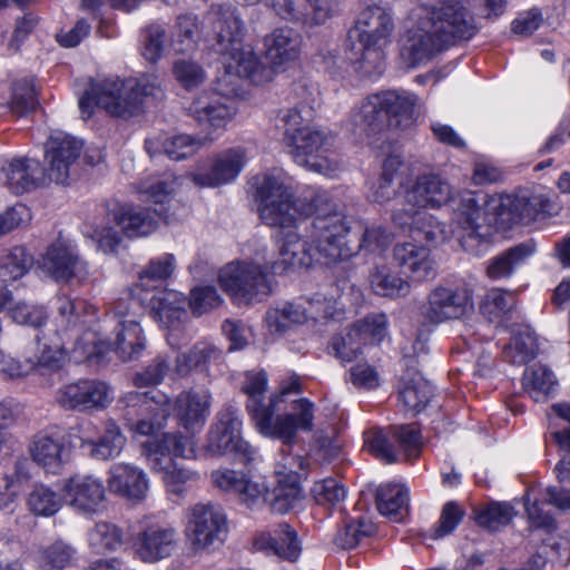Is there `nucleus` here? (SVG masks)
<instances>
[{"label": "nucleus", "mask_w": 570, "mask_h": 570, "mask_svg": "<svg viewBox=\"0 0 570 570\" xmlns=\"http://www.w3.org/2000/svg\"><path fill=\"white\" fill-rule=\"evenodd\" d=\"M400 55L406 67L432 59L450 46L471 39L478 31L471 10L487 18L501 16L505 0H414Z\"/></svg>", "instance_id": "obj_1"}, {"label": "nucleus", "mask_w": 570, "mask_h": 570, "mask_svg": "<svg viewBox=\"0 0 570 570\" xmlns=\"http://www.w3.org/2000/svg\"><path fill=\"white\" fill-rule=\"evenodd\" d=\"M351 227L347 217L336 206L328 214L320 215L314 224L312 239L320 252L331 262L346 261L361 249L370 253L385 250L393 240V234L380 224L366 226L354 240L350 239Z\"/></svg>", "instance_id": "obj_2"}, {"label": "nucleus", "mask_w": 570, "mask_h": 570, "mask_svg": "<svg viewBox=\"0 0 570 570\" xmlns=\"http://www.w3.org/2000/svg\"><path fill=\"white\" fill-rule=\"evenodd\" d=\"M261 219L268 226L288 228L296 226L301 217L328 214L334 205L324 194H309L295 198L279 176L266 174L256 183Z\"/></svg>", "instance_id": "obj_3"}, {"label": "nucleus", "mask_w": 570, "mask_h": 570, "mask_svg": "<svg viewBox=\"0 0 570 570\" xmlns=\"http://www.w3.org/2000/svg\"><path fill=\"white\" fill-rule=\"evenodd\" d=\"M184 534L188 549L195 556L220 549L229 534L225 509L214 501L190 505L186 511Z\"/></svg>", "instance_id": "obj_4"}, {"label": "nucleus", "mask_w": 570, "mask_h": 570, "mask_svg": "<svg viewBox=\"0 0 570 570\" xmlns=\"http://www.w3.org/2000/svg\"><path fill=\"white\" fill-rule=\"evenodd\" d=\"M277 263L261 265L254 262H232L219 273V284L224 292L238 303H252L269 296L275 287L272 271Z\"/></svg>", "instance_id": "obj_5"}, {"label": "nucleus", "mask_w": 570, "mask_h": 570, "mask_svg": "<svg viewBox=\"0 0 570 570\" xmlns=\"http://www.w3.org/2000/svg\"><path fill=\"white\" fill-rule=\"evenodd\" d=\"M158 90V86L142 82L128 89L119 79H106L86 91L79 100V108L87 117L91 115L92 104L114 116H132L139 110L142 96L155 95Z\"/></svg>", "instance_id": "obj_6"}, {"label": "nucleus", "mask_w": 570, "mask_h": 570, "mask_svg": "<svg viewBox=\"0 0 570 570\" xmlns=\"http://www.w3.org/2000/svg\"><path fill=\"white\" fill-rule=\"evenodd\" d=\"M126 424L136 434L149 436L161 430L170 414L168 395L158 390L128 392L120 400Z\"/></svg>", "instance_id": "obj_7"}, {"label": "nucleus", "mask_w": 570, "mask_h": 570, "mask_svg": "<svg viewBox=\"0 0 570 570\" xmlns=\"http://www.w3.org/2000/svg\"><path fill=\"white\" fill-rule=\"evenodd\" d=\"M480 194L464 190L455 200V229L462 248L471 254H479L480 246L489 243L493 234L492 224L479 204Z\"/></svg>", "instance_id": "obj_8"}, {"label": "nucleus", "mask_w": 570, "mask_h": 570, "mask_svg": "<svg viewBox=\"0 0 570 570\" xmlns=\"http://www.w3.org/2000/svg\"><path fill=\"white\" fill-rule=\"evenodd\" d=\"M116 230L109 224L94 230L92 238L105 253H112L120 244V233L129 238L147 236L157 228V219L148 209L132 206H118L111 213Z\"/></svg>", "instance_id": "obj_9"}, {"label": "nucleus", "mask_w": 570, "mask_h": 570, "mask_svg": "<svg viewBox=\"0 0 570 570\" xmlns=\"http://www.w3.org/2000/svg\"><path fill=\"white\" fill-rule=\"evenodd\" d=\"M331 138L316 128L285 140L291 148L294 161L311 170L323 175H334L340 169L336 155L330 150Z\"/></svg>", "instance_id": "obj_10"}, {"label": "nucleus", "mask_w": 570, "mask_h": 570, "mask_svg": "<svg viewBox=\"0 0 570 570\" xmlns=\"http://www.w3.org/2000/svg\"><path fill=\"white\" fill-rule=\"evenodd\" d=\"M141 304L135 298H120L115 303L117 320L112 345L125 362L137 360L146 347V337L138 321Z\"/></svg>", "instance_id": "obj_11"}, {"label": "nucleus", "mask_w": 570, "mask_h": 570, "mask_svg": "<svg viewBox=\"0 0 570 570\" xmlns=\"http://www.w3.org/2000/svg\"><path fill=\"white\" fill-rule=\"evenodd\" d=\"M114 400L111 387L99 380H78L59 387L56 402L69 411L105 410Z\"/></svg>", "instance_id": "obj_12"}, {"label": "nucleus", "mask_w": 570, "mask_h": 570, "mask_svg": "<svg viewBox=\"0 0 570 570\" xmlns=\"http://www.w3.org/2000/svg\"><path fill=\"white\" fill-rule=\"evenodd\" d=\"M81 149L82 144L77 138L62 131L51 134L46 142L47 167L42 169L46 173L47 183L67 185Z\"/></svg>", "instance_id": "obj_13"}, {"label": "nucleus", "mask_w": 570, "mask_h": 570, "mask_svg": "<svg viewBox=\"0 0 570 570\" xmlns=\"http://www.w3.org/2000/svg\"><path fill=\"white\" fill-rule=\"evenodd\" d=\"M67 504L83 515L101 512L107 500L102 481L90 474H75L63 481Z\"/></svg>", "instance_id": "obj_14"}, {"label": "nucleus", "mask_w": 570, "mask_h": 570, "mask_svg": "<svg viewBox=\"0 0 570 570\" xmlns=\"http://www.w3.org/2000/svg\"><path fill=\"white\" fill-rule=\"evenodd\" d=\"M314 428V404L307 399H298L292 402L291 413L268 415L259 432L269 438L282 440L286 444L294 442L298 430L311 432Z\"/></svg>", "instance_id": "obj_15"}, {"label": "nucleus", "mask_w": 570, "mask_h": 570, "mask_svg": "<svg viewBox=\"0 0 570 570\" xmlns=\"http://www.w3.org/2000/svg\"><path fill=\"white\" fill-rule=\"evenodd\" d=\"M472 307L468 289L438 286L428 296L423 316L432 324H440L463 317Z\"/></svg>", "instance_id": "obj_16"}, {"label": "nucleus", "mask_w": 570, "mask_h": 570, "mask_svg": "<svg viewBox=\"0 0 570 570\" xmlns=\"http://www.w3.org/2000/svg\"><path fill=\"white\" fill-rule=\"evenodd\" d=\"M178 546V532L174 527L151 524L138 532L134 550L142 562L156 563L170 558Z\"/></svg>", "instance_id": "obj_17"}, {"label": "nucleus", "mask_w": 570, "mask_h": 570, "mask_svg": "<svg viewBox=\"0 0 570 570\" xmlns=\"http://www.w3.org/2000/svg\"><path fill=\"white\" fill-rule=\"evenodd\" d=\"M198 126L217 130L224 128L235 116L234 101L216 92H203L187 108Z\"/></svg>", "instance_id": "obj_18"}, {"label": "nucleus", "mask_w": 570, "mask_h": 570, "mask_svg": "<svg viewBox=\"0 0 570 570\" xmlns=\"http://www.w3.org/2000/svg\"><path fill=\"white\" fill-rule=\"evenodd\" d=\"M316 218H313L308 227L305 228L304 239L294 230L285 234L279 247L281 263L284 268L287 267H308L314 259H323L324 264H333L323 255L311 237Z\"/></svg>", "instance_id": "obj_19"}, {"label": "nucleus", "mask_w": 570, "mask_h": 570, "mask_svg": "<svg viewBox=\"0 0 570 570\" xmlns=\"http://www.w3.org/2000/svg\"><path fill=\"white\" fill-rule=\"evenodd\" d=\"M393 30L394 22L389 9L374 4L361 11L355 27L348 31L347 40L386 45Z\"/></svg>", "instance_id": "obj_20"}, {"label": "nucleus", "mask_w": 570, "mask_h": 570, "mask_svg": "<svg viewBox=\"0 0 570 570\" xmlns=\"http://www.w3.org/2000/svg\"><path fill=\"white\" fill-rule=\"evenodd\" d=\"M246 163L247 154L244 148H228L216 155L209 170L194 174L193 180L200 187L229 184L237 178Z\"/></svg>", "instance_id": "obj_21"}, {"label": "nucleus", "mask_w": 570, "mask_h": 570, "mask_svg": "<svg viewBox=\"0 0 570 570\" xmlns=\"http://www.w3.org/2000/svg\"><path fill=\"white\" fill-rule=\"evenodd\" d=\"M0 180L17 195L47 184L46 173L39 163L26 157L7 160L0 169Z\"/></svg>", "instance_id": "obj_22"}, {"label": "nucleus", "mask_w": 570, "mask_h": 570, "mask_svg": "<svg viewBox=\"0 0 570 570\" xmlns=\"http://www.w3.org/2000/svg\"><path fill=\"white\" fill-rule=\"evenodd\" d=\"M109 490L132 502H141L149 490L145 471L128 463H116L110 466L107 479Z\"/></svg>", "instance_id": "obj_23"}, {"label": "nucleus", "mask_w": 570, "mask_h": 570, "mask_svg": "<svg viewBox=\"0 0 570 570\" xmlns=\"http://www.w3.org/2000/svg\"><path fill=\"white\" fill-rule=\"evenodd\" d=\"M268 377L264 371L247 372L242 384V392L247 395L246 409L259 430L268 415H274L281 396L272 395L265 403Z\"/></svg>", "instance_id": "obj_24"}, {"label": "nucleus", "mask_w": 570, "mask_h": 570, "mask_svg": "<svg viewBox=\"0 0 570 570\" xmlns=\"http://www.w3.org/2000/svg\"><path fill=\"white\" fill-rule=\"evenodd\" d=\"M271 6L283 19L304 24H322L334 11L331 0H272Z\"/></svg>", "instance_id": "obj_25"}, {"label": "nucleus", "mask_w": 570, "mask_h": 570, "mask_svg": "<svg viewBox=\"0 0 570 570\" xmlns=\"http://www.w3.org/2000/svg\"><path fill=\"white\" fill-rule=\"evenodd\" d=\"M43 267L58 282L81 284L88 276L87 264L61 244L49 247Z\"/></svg>", "instance_id": "obj_26"}, {"label": "nucleus", "mask_w": 570, "mask_h": 570, "mask_svg": "<svg viewBox=\"0 0 570 570\" xmlns=\"http://www.w3.org/2000/svg\"><path fill=\"white\" fill-rule=\"evenodd\" d=\"M510 210L520 223L529 224L559 215L562 205L557 196L521 191L511 200Z\"/></svg>", "instance_id": "obj_27"}, {"label": "nucleus", "mask_w": 570, "mask_h": 570, "mask_svg": "<svg viewBox=\"0 0 570 570\" xmlns=\"http://www.w3.org/2000/svg\"><path fill=\"white\" fill-rule=\"evenodd\" d=\"M452 197V188L448 181L434 174L417 176L414 185L405 195L406 205L425 208H438L445 205Z\"/></svg>", "instance_id": "obj_28"}, {"label": "nucleus", "mask_w": 570, "mask_h": 570, "mask_svg": "<svg viewBox=\"0 0 570 570\" xmlns=\"http://www.w3.org/2000/svg\"><path fill=\"white\" fill-rule=\"evenodd\" d=\"M393 257L397 266L416 282L433 279L438 274L435 261L424 246L414 243L397 244L393 249Z\"/></svg>", "instance_id": "obj_29"}, {"label": "nucleus", "mask_w": 570, "mask_h": 570, "mask_svg": "<svg viewBox=\"0 0 570 570\" xmlns=\"http://www.w3.org/2000/svg\"><path fill=\"white\" fill-rule=\"evenodd\" d=\"M208 20L212 26L216 50L222 55H227L232 50L238 49L242 45L243 26L232 8H214L208 13Z\"/></svg>", "instance_id": "obj_30"}, {"label": "nucleus", "mask_w": 570, "mask_h": 570, "mask_svg": "<svg viewBox=\"0 0 570 570\" xmlns=\"http://www.w3.org/2000/svg\"><path fill=\"white\" fill-rule=\"evenodd\" d=\"M212 394L207 389L183 391L176 399L175 412L189 431L202 428L209 415Z\"/></svg>", "instance_id": "obj_31"}, {"label": "nucleus", "mask_w": 570, "mask_h": 570, "mask_svg": "<svg viewBox=\"0 0 570 570\" xmlns=\"http://www.w3.org/2000/svg\"><path fill=\"white\" fill-rule=\"evenodd\" d=\"M257 550L272 552L273 554L294 562L302 552V544L297 532L288 523H279L272 532H262L254 539Z\"/></svg>", "instance_id": "obj_32"}, {"label": "nucleus", "mask_w": 570, "mask_h": 570, "mask_svg": "<svg viewBox=\"0 0 570 570\" xmlns=\"http://www.w3.org/2000/svg\"><path fill=\"white\" fill-rule=\"evenodd\" d=\"M209 482L222 492L237 495L247 507H253L263 493L259 485L252 482L244 472L227 468L213 470Z\"/></svg>", "instance_id": "obj_33"}, {"label": "nucleus", "mask_w": 570, "mask_h": 570, "mask_svg": "<svg viewBox=\"0 0 570 570\" xmlns=\"http://www.w3.org/2000/svg\"><path fill=\"white\" fill-rule=\"evenodd\" d=\"M142 301H147V297H144ZM148 301L153 318L156 322L168 330L179 328L183 318L187 315L181 293L159 288Z\"/></svg>", "instance_id": "obj_34"}, {"label": "nucleus", "mask_w": 570, "mask_h": 570, "mask_svg": "<svg viewBox=\"0 0 570 570\" xmlns=\"http://www.w3.org/2000/svg\"><path fill=\"white\" fill-rule=\"evenodd\" d=\"M347 42L346 60L353 66L355 72L363 77L382 73L385 45L363 40H347Z\"/></svg>", "instance_id": "obj_35"}, {"label": "nucleus", "mask_w": 570, "mask_h": 570, "mask_svg": "<svg viewBox=\"0 0 570 570\" xmlns=\"http://www.w3.org/2000/svg\"><path fill=\"white\" fill-rule=\"evenodd\" d=\"M265 55L273 66H282L299 56V36L289 28H278L264 39Z\"/></svg>", "instance_id": "obj_36"}, {"label": "nucleus", "mask_w": 570, "mask_h": 570, "mask_svg": "<svg viewBox=\"0 0 570 570\" xmlns=\"http://www.w3.org/2000/svg\"><path fill=\"white\" fill-rule=\"evenodd\" d=\"M195 453V444L191 438L176 433H166L160 439L148 443V456L153 469H161L160 456L174 455L190 459Z\"/></svg>", "instance_id": "obj_37"}, {"label": "nucleus", "mask_w": 570, "mask_h": 570, "mask_svg": "<svg viewBox=\"0 0 570 570\" xmlns=\"http://www.w3.org/2000/svg\"><path fill=\"white\" fill-rule=\"evenodd\" d=\"M29 454L31 460L51 473H58L63 465V443L47 434H37L30 441Z\"/></svg>", "instance_id": "obj_38"}, {"label": "nucleus", "mask_w": 570, "mask_h": 570, "mask_svg": "<svg viewBox=\"0 0 570 570\" xmlns=\"http://www.w3.org/2000/svg\"><path fill=\"white\" fill-rule=\"evenodd\" d=\"M226 56H229L235 62L234 66L230 65V68H235L238 76L248 79L254 85H263L273 79V68L263 65L250 49H243L240 45L238 49L229 51Z\"/></svg>", "instance_id": "obj_39"}, {"label": "nucleus", "mask_w": 570, "mask_h": 570, "mask_svg": "<svg viewBox=\"0 0 570 570\" xmlns=\"http://www.w3.org/2000/svg\"><path fill=\"white\" fill-rule=\"evenodd\" d=\"M534 252V244L521 243L500 255L493 257L487 268V274L492 279L509 277L521 266Z\"/></svg>", "instance_id": "obj_40"}, {"label": "nucleus", "mask_w": 570, "mask_h": 570, "mask_svg": "<svg viewBox=\"0 0 570 570\" xmlns=\"http://www.w3.org/2000/svg\"><path fill=\"white\" fill-rule=\"evenodd\" d=\"M382 99L391 101L384 105L387 118V127H406L412 122L416 96L407 91L387 90L381 92Z\"/></svg>", "instance_id": "obj_41"}, {"label": "nucleus", "mask_w": 570, "mask_h": 570, "mask_svg": "<svg viewBox=\"0 0 570 570\" xmlns=\"http://www.w3.org/2000/svg\"><path fill=\"white\" fill-rule=\"evenodd\" d=\"M222 352L213 344L200 342L189 351L177 355L175 372L178 376H188L193 371H206L210 362L217 361Z\"/></svg>", "instance_id": "obj_42"}, {"label": "nucleus", "mask_w": 570, "mask_h": 570, "mask_svg": "<svg viewBox=\"0 0 570 570\" xmlns=\"http://www.w3.org/2000/svg\"><path fill=\"white\" fill-rule=\"evenodd\" d=\"M376 507L381 514L399 521L409 507L407 489L403 484L389 483L376 491Z\"/></svg>", "instance_id": "obj_43"}, {"label": "nucleus", "mask_w": 570, "mask_h": 570, "mask_svg": "<svg viewBox=\"0 0 570 570\" xmlns=\"http://www.w3.org/2000/svg\"><path fill=\"white\" fill-rule=\"evenodd\" d=\"M433 395V387L420 373H407L403 379V387L400 392V400L407 410L420 412L430 402Z\"/></svg>", "instance_id": "obj_44"}, {"label": "nucleus", "mask_w": 570, "mask_h": 570, "mask_svg": "<svg viewBox=\"0 0 570 570\" xmlns=\"http://www.w3.org/2000/svg\"><path fill=\"white\" fill-rule=\"evenodd\" d=\"M126 436L122 434L120 428L112 420L105 423V431L101 438L97 441H87L90 445V455L97 460H110L120 454L125 444Z\"/></svg>", "instance_id": "obj_45"}, {"label": "nucleus", "mask_w": 570, "mask_h": 570, "mask_svg": "<svg viewBox=\"0 0 570 570\" xmlns=\"http://www.w3.org/2000/svg\"><path fill=\"white\" fill-rule=\"evenodd\" d=\"M206 451L212 456H220L227 453H235L244 456V461H249L253 453L250 445L243 439L220 430L214 425L208 433Z\"/></svg>", "instance_id": "obj_46"}, {"label": "nucleus", "mask_w": 570, "mask_h": 570, "mask_svg": "<svg viewBox=\"0 0 570 570\" xmlns=\"http://www.w3.org/2000/svg\"><path fill=\"white\" fill-rule=\"evenodd\" d=\"M364 449L377 460L391 464L399 460L397 451L392 442V426L386 429L373 428L363 434Z\"/></svg>", "instance_id": "obj_47"}, {"label": "nucleus", "mask_w": 570, "mask_h": 570, "mask_svg": "<svg viewBox=\"0 0 570 570\" xmlns=\"http://www.w3.org/2000/svg\"><path fill=\"white\" fill-rule=\"evenodd\" d=\"M124 543V532L117 524L100 521L88 532V544L95 553L118 550Z\"/></svg>", "instance_id": "obj_48"}, {"label": "nucleus", "mask_w": 570, "mask_h": 570, "mask_svg": "<svg viewBox=\"0 0 570 570\" xmlns=\"http://www.w3.org/2000/svg\"><path fill=\"white\" fill-rule=\"evenodd\" d=\"M301 499L299 482L285 479H278L277 484L265 497L271 510L277 513H286L294 509Z\"/></svg>", "instance_id": "obj_49"}, {"label": "nucleus", "mask_w": 570, "mask_h": 570, "mask_svg": "<svg viewBox=\"0 0 570 570\" xmlns=\"http://www.w3.org/2000/svg\"><path fill=\"white\" fill-rule=\"evenodd\" d=\"M32 265V257L22 246L12 249L0 248V279L16 281L22 277Z\"/></svg>", "instance_id": "obj_50"}, {"label": "nucleus", "mask_w": 570, "mask_h": 570, "mask_svg": "<svg viewBox=\"0 0 570 570\" xmlns=\"http://www.w3.org/2000/svg\"><path fill=\"white\" fill-rule=\"evenodd\" d=\"M371 287L375 294L383 297H401L410 293V284L385 266L376 267L370 274Z\"/></svg>", "instance_id": "obj_51"}, {"label": "nucleus", "mask_w": 570, "mask_h": 570, "mask_svg": "<svg viewBox=\"0 0 570 570\" xmlns=\"http://www.w3.org/2000/svg\"><path fill=\"white\" fill-rule=\"evenodd\" d=\"M27 507L36 517H52L62 507L60 495L51 488L43 484H35L27 497Z\"/></svg>", "instance_id": "obj_52"}, {"label": "nucleus", "mask_w": 570, "mask_h": 570, "mask_svg": "<svg viewBox=\"0 0 570 570\" xmlns=\"http://www.w3.org/2000/svg\"><path fill=\"white\" fill-rule=\"evenodd\" d=\"M525 391L535 402L546 401L557 385L554 374L546 366L528 368L523 375Z\"/></svg>", "instance_id": "obj_53"}, {"label": "nucleus", "mask_w": 570, "mask_h": 570, "mask_svg": "<svg viewBox=\"0 0 570 570\" xmlns=\"http://www.w3.org/2000/svg\"><path fill=\"white\" fill-rule=\"evenodd\" d=\"M214 140L212 136L194 137L177 135L166 139L164 153L173 160H183L194 156L200 148Z\"/></svg>", "instance_id": "obj_54"}, {"label": "nucleus", "mask_w": 570, "mask_h": 570, "mask_svg": "<svg viewBox=\"0 0 570 570\" xmlns=\"http://www.w3.org/2000/svg\"><path fill=\"white\" fill-rule=\"evenodd\" d=\"M314 116V108L304 102L282 111L279 119L284 125V140L313 128L311 122Z\"/></svg>", "instance_id": "obj_55"}, {"label": "nucleus", "mask_w": 570, "mask_h": 570, "mask_svg": "<svg viewBox=\"0 0 570 570\" xmlns=\"http://www.w3.org/2000/svg\"><path fill=\"white\" fill-rule=\"evenodd\" d=\"M504 357L513 364H525L533 360L538 353L534 335L529 331L515 334L504 347Z\"/></svg>", "instance_id": "obj_56"}, {"label": "nucleus", "mask_w": 570, "mask_h": 570, "mask_svg": "<svg viewBox=\"0 0 570 570\" xmlns=\"http://www.w3.org/2000/svg\"><path fill=\"white\" fill-rule=\"evenodd\" d=\"M200 32L198 17L191 13L180 14L175 24L174 45L177 51L186 52L196 47Z\"/></svg>", "instance_id": "obj_57"}, {"label": "nucleus", "mask_w": 570, "mask_h": 570, "mask_svg": "<svg viewBox=\"0 0 570 570\" xmlns=\"http://www.w3.org/2000/svg\"><path fill=\"white\" fill-rule=\"evenodd\" d=\"M515 512L509 503L492 502L475 513L476 523L490 531L508 525Z\"/></svg>", "instance_id": "obj_58"}, {"label": "nucleus", "mask_w": 570, "mask_h": 570, "mask_svg": "<svg viewBox=\"0 0 570 570\" xmlns=\"http://www.w3.org/2000/svg\"><path fill=\"white\" fill-rule=\"evenodd\" d=\"M315 502L325 508H336L345 497V488L334 478L316 481L311 489Z\"/></svg>", "instance_id": "obj_59"}, {"label": "nucleus", "mask_w": 570, "mask_h": 570, "mask_svg": "<svg viewBox=\"0 0 570 570\" xmlns=\"http://www.w3.org/2000/svg\"><path fill=\"white\" fill-rule=\"evenodd\" d=\"M375 532L374 524L365 518H358L347 523L343 530L338 531L334 542L342 549L355 548L364 538L371 537Z\"/></svg>", "instance_id": "obj_60"}, {"label": "nucleus", "mask_w": 570, "mask_h": 570, "mask_svg": "<svg viewBox=\"0 0 570 570\" xmlns=\"http://www.w3.org/2000/svg\"><path fill=\"white\" fill-rule=\"evenodd\" d=\"M200 479L198 471L179 466L173 463L171 459L165 466L164 482L167 490L176 495H183L186 491V485L197 482Z\"/></svg>", "instance_id": "obj_61"}, {"label": "nucleus", "mask_w": 570, "mask_h": 570, "mask_svg": "<svg viewBox=\"0 0 570 570\" xmlns=\"http://www.w3.org/2000/svg\"><path fill=\"white\" fill-rule=\"evenodd\" d=\"M89 308L86 301L67 295H59L56 301L59 320L67 328L79 325Z\"/></svg>", "instance_id": "obj_62"}, {"label": "nucleus", "mask_w": 570, "mask_h": 570, "mask_svg": "<svg viewBox=\"0 0 570 570\" xmlns=\"http://www.w3.org/2000/svg\"><path fill=\"white\" fill-rule=\"evenodd\" d=\"M390 99H382V95L375 94L366 99L361 107L360 115L364 125L372 131H381L387 126L386 111L384 105L390 102Z\"/></svg>", "instance_id": "obj_63"}, {"label": "nucleus", "mask_w": 570, "mask_h": 570, "mask_svg": "<svg viewBox=\"0 0 570 570\" xmlns=\"http://www.w3.org/2000/svg\"><path fill=\"white\" fill-rule=\"evenodd\" d=\"M392 433L393 439L399 443L407 460L419 455L422 448V436L416 423L393 425Z\"/></svg>", "instance_id": "obj_64"}]
</instances>
